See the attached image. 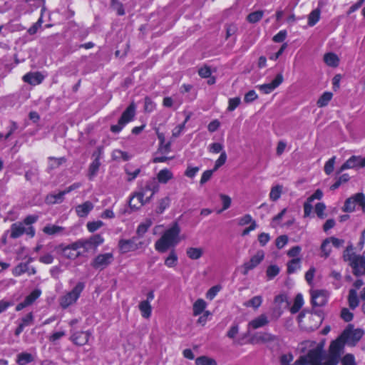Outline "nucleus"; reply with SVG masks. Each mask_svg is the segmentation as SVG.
Instances as JSON below:
<instances>
[{
	"label": "nucleus",
	"instance_id": "57",
	"mask_svg": "<svg viewBox=\"0 0 365 365\" xmlns=\"http://www.w3.org/2000/svg\"><path fill=\"white\" fill-rule=\"evenodd\" d=\"M155 109V103L150 97H145L144 100V110L146 112L150 113Z\"/></svg>",
	"mask_w": 365,
	"mask_h": 365
},
{
	"label": "nucleus",
	"instance_id": "22",
	"mask_svg": "<svg viewBox=\"0 0 365 365\" xmlns=\"http://www.w3.org/2000/svg\"><path fill=\"white\" fill-rule=\"evenodd\" d=\"M93 209V205L90 201H86L76 207V212L78 217H85Z\"/></svg>",
	"mask_w": 365,
	"mask_h": 365
},
{
	"label": "nucleus",
	"instance_id": "52",
	"mask_svg": "<svg viewBox=\"0 0 365 365\" xmlns=\"http://www.w3.org/2000/svg\"><path fill=\"white\" fill-rule=\"evenodd\" d=\"M27 271H29L28 264L25 263H20L14 269L13 274L14 276H20Z\"/></svg>",
	"mask_w": 365,
	"mask_h": 365
},
{
	"label": "nucleus",
	"instance_id": "37",
	"mask_svg": "<svg viewBox=\"0 0 365 365\" xmlns=\"http://www.w3.org/2000/svg\"><path fill=\"white\" fill-rule=\"evenodd\" d=\"M333 94L331 92H324L318 99L317 105L319 108H322L328 105L331 100Z\"/></svg>",
	"mask_w": 365,
	"mask_h": 365
},
{
	"label": "nucleus",
	"instance_id": "55",
	"mask_svg": "<svg viewBox=\"0 0 365 365\" xmlns=\"http://www.w3.org/2000/svg\"><path fill=\"white\" fill-rule=\"evenodd\" d=\"M222 287L220 285H215L212 287L206 293V297L209 300H212L217 294L221 290Z\"/></svg>",
	"mask_w": 365,
	"mask_h": 365
},
{
	"label": "nucleus",
	"instance_id": "7",
	"mask_svg": "<svg viewBox=\"0 0 365 365\" xmlns=\"http://www.w3.org/2000/svg\"><path fill=\"white\" fill-rule=\"evenodd\" d=\"M114 260L112 252L99 254L91 262V265L96 269L103 270L108 267Z\"/></svg>",
	"mask_w": 365,
	"mask_h": 365
},
{
	"label": "nucleus",
	"instance_id": "39",
	"mask_svg": "<svg viewBox=\"0 0 365 365\" xmlns=\"http://www.w3.org/2000/svg\"><path fill=\"white\" fill-rule=\"evenodd\" d=\"M206 307V302L202 299H198L193 304V315L197 316L202 314Z\"/></svg>",
	"mask_w": 365,
	"mask_h": 365
},
{
	"label": "nucleus",
	"instance_id": "40",
	"mask_svg": "<svg viewBox=\"0 0 365 365\" xmlns=\"http://www.w3.org/2000/svg\"><path fill=\"white\" fill-rule=\"evenodd\" d=\"M321 11L319 9L313 10L308 16V25L309 26H314L320 19Z\"/></svg>",
	"mask_w": 365,
	"mask_h": 365
},
{
	"label": "nucleus",
	"instance_id": "31",
	"mask_svg": "<svg viewBox=\"0 0 365 365\" xmlns=\"http://www.w3.org/2000/svg\"><path fill=\"white\" fill-rule=\"evenodd\" d=\"M303 304H304L303 296L302 294L299 293L296 295L294 300V304L292 306V307L290 308L291 313H292V314L297 313L300 310V309L302 307Z\"/></svg>",
	"mask_w": 365,
	"mask_h": 365
},
{
	"label": "nucleus",
	"instance_id": "24",
	"mask_svg": "<svg viewBox=\"0 0 365 365\" xmlns=\"http://www.w3.org/2000/svg\"><path fill=\"white\" fill-rule=\"evenodd\" d=\"M66 158L65 157H61V158H55V157H48V172H51V170L58 168L63 164H64L66 162Z\"/></svg>",
	"mask_w": 365,
	"mask_h": 365
},
{
	"label": "nucleus",
	"instance_id": "6",
	"mask_svg": "<svg viewBox=\"0 0 365 365\" xmlns=\"http://www.w3.org/2000/svg\"><path fill=\"white\" fill-rule=\"evenodd\" d=\"M357 204L360 205L364 212H365V196L363 193H356L346 199L344 205L343 211L351 212L355 210Z\"/></svg>",
	"mask_w": 365,
	"mask_h": 365
},
{
	"label": "nucleus",
	"instance_id": "21",
	"mask_svg": "<svg viewBox=\"0 0 365 365\" xmlns=\"http://www.w3.org/2000/svg\"><path fill=\"white\" fill-rule=\"evenodd\" d=\"M362 158L361 156L353 155L349 158L341 167L339 172L344 170L354 168L356 167H361Z\"/></svg>",
	"mask_w": 365,
	"mask_h": 365
},
{
	"label": "nucleus",
	"instance_id": "44",
	"mask_svg": "<svg viewBox=\"0 0 365 365\" xmlns=\"http://www.w3.org/2000/svg\"><path fill=\"white\" fill-rule=\"evenodd\" d=\"M280 272L279 267L276 264H272L269 265L267 270H266V274L267 277V279L269 280H271L274 279Z\"/></svg>",
	"mask_w": 365,
	"mask_h": 365
},
{
	"label": "nucleus",
	"instance_id": "16",
	"mask_svg": "<svg viewBox=\"0 0 365 365\" xmlns=\"http://www.w3.org/2000/svg\"><path fill=\"white\" fill-rule=\"evenodd\" d=\"M282 74L278 73L274 79L269 83L257 86L258 89L264 94H269L277 88L283 82Z\"/></svg>",
	"mask_w": 365,
	"mask_h": 365
},
{
	"label": "nucleus",
	"instance_id": "42",
	"mask_svg": "<svg viewBox=\"0 0 365 365\" xmlns=\"http://www.w3.org/2000/svg\"><path fill=\"white\" fill-rule=\"evenodd\" d=\"M321 252H322V257L324 258H327L331 252V244L329 242L328 238H326L322 243L321 247H320Z\"/></svg>",
	"mask_w": 365,
	"mask_h": 365
},
{
	"label": "nucleus",
	"instance_id": "59",
	"mask_svg": "<svg viewBox=\"0 0 365 365\" xmlns=\"http://www.w3.org/2000/svg\"><path fill=\"white\" fill-rule=\"evenodd\" d=\"M80 248L86 249V244H85L84 240L76 241V242L68 245L66 247V248L64 250V251H66V250H77Z\"/></svg>",
	"mask_w": 365,
	"mask_h": 365
},
{
	"label": "nucleus",
	"instance_id": "23",
	"mask_svg": "<svg viewBox=\"0 0 365 365\" xmlns=\"http://www.w3.org/2000/svg\"><path fill=\"white\" fill-rule=\"evenodd\" d=\"M85 240L86 244V250H89L92 248H96L98 246L101 245L104 239L101 235H94Z\"/></svg>",
	"mask_w": 365,
	"mask_h": 365
},
{
	"label": "nucleus",
	"instance_id": "64",
	"mask_svg": "<svg viewBox=\"0 0 365 365\" xmlns=\"http://www.w3.org/2000/svg\"><path fill=\"white\" fill-rule=\"evenodd\" d=\"M294 356L292 354H282L280 356L279 361L281 365H291L290 362L293 361Z\"/></svg>",
	"mask_w": 365,
	"mask_h": 365
},
{
	"label": "nucleus",
	"instance_id": "20",
	"mask_svg": "<svg viewBox=\"0 0 365 365\" xmlns=\"http://www.w3.org/2000/svg\"><path fill=\"white\" fill-rule=\"evenodd\" d=\"M278 339V337L275 335H273L268 332H260L257 333L255 335L252 336L251 339V341L252 342H269V341H274Z\"/></svg>",
	"mask_w": 365,
	"mask_h": 365
},
{
	"label": "nucleus",
	"instance_id": "35",
	"mask_svg": "<svg viewBox=\"0 0 365 365\" xmlns=\"http://www.w3.org/2000/svg\"><path fill=\"white\" fill-rule=\"evenodd\" d=\"M152 224L153 222L150 219H147L145 222L140 223L136 230L137 237L138 238L143 237Z\"/></svg>",
	"mask_w": 365,
	"mask_h": 365
},
{
	"label": "nucleus",
	"instance_id": "47",
	"mask_svg": "<svg viewBox=\"0 0 365 365\" xmlns=\"http://www.w3.org/2000/svg\"><path fill=\"white\" fill-rule=\"evenodd\" d=\"M262 302V297L261 296H255L247 302L245 305L247 307H252L254 309L259 308Z\"/></svg>",
	"mask_w": 365,
	"mask_h": 365
},
{
	"label": "nucleus",
	"instance_id": "58",
	"mask_svg": "<svg viewBox=\"0 0 365 365\" xmlns=\"http://www.w3.org/2000/svg\"><path fill=\"white\" fill-rule=\"evenodd\" d=\"M221 200H222V209L219 210L217 212L218 213H220L222 212V211L228 209L230 205H231V198L228 196V195H224V194H221L220 195Z\"/></svg>",
	"mask_w": 365,
	"mask_h": 365
},
{
	"label": "nucleus",
	"instance_id": "25",
	"mask_svg": "<svg viewBox=\"0 0 365 365\" xmlns=\"http://www.w3.org/2000/svg\"><path fill=\"white\" fill-rule=\"evenodd\" d=\"M178 257L175 249H172L169 255L165 258L164 264L169 268H174L178 264Z\"/></svg>",
	"mask_w": 365,
	"mask_h": 365
},
{
	"label": "nucleus",
	"instance_id": "60",
	"mask_svg": "<svg viewBox=\"0 0 365 365\" xmlns=\"http://www.w3.org/2000/svg\"><path fill=\"white\" fill-rule=\"evenodd\" d=\"M130 165H127L125 167V173L128 175V178L127 180L129 182L133 180L135 178H137V176L139 175V173L140 172V168H137L135 170L132 171L130 170Z\"/></svg>",
	"mask_w": 365,
	"mask_h": 365
},
{
	"label": "nucleus",
	"instance_id": "49",
	"mask_svg": "<svg viewBox=\"0 0 365 365\" xmlns=\"http://www.w3.org/2000/svg\"><path fill=\"white\" fill-rule=\"evenodd\" d=\"M170 200L168 197L161 199L159 202L158 206L156 209L158 214H162L165 210L169 207Z\"/></svg>",
	"mask_w": 365,
	"mask_h": 365
},
{
	"label": "nucleus",
	"instance_id": "26",
	"mask_svg": "<svg viewBox=\"0 0 365 365\" xmlns=\"http://www.w3.org/2000/svg\"><path fill=\"white\" fill-rule=\"evenodd\" d=\"M64 196L65 195H63L62 191L59 192L57 194L50 193L46 195L45 202L46 204L48 205L61 203L64 200Z\"/></svg>",
	"mask_w": 365,
	"mask_h": 365
},
{
	"label": "nucleus",
	"instance_id": "48",
	"mask_svg": "<svg viewBox=\"0 0 365 365\" xmlns=\"http://www.w3.org/2000/svg\"><path fill=\"white\" fill-rule=\"evenodd\" d=\"M354 252H353V247L352 245L348 246L346 249L345 250L343 258L344 260L346 262H349V264L354 260V259L356 257Z\"/></svg>",
	"mask_w": 365,
	"mask_h": 365
},
{
	"label": "nucleus",
	"instance_id": "41",
	"mask_svg": "<svg viewBox=\"0 0 365 365\" xmlns=\"http://www.w3.org/2000/svg\"><path fill=\"white\" fill-rule=\"evenodd\" d=\"M300 262L301 259L299 258H294L289 261L287 263V272L289 274L295 272L300 268Z\"/></svg>",
	"mask_w": 365,
	"mask_h": 365
},
{
	"label": "nucleus",
	"instance_id": "36",
	"mask_svg": "<svg viewBox=\"0 0 365 365\" xmlns=\"http://www.w3.org/2000/svg\"><path fill=\"white\" fill-rule=\"evenodd\" d=\"M263 16L264 11L258 10L248 14L246 19L250 24H256L262 19Z\"/></svg>",
	"mask_w": 365,
	"mask_h": 365
},
{
	"label": "nucleus",
	"instance_id": "43",
	"mask_svg": "<svg viewBox=\"0 0 365 365\" xmlns=\"http://www.w3.org/2000/svg\"><path fill=\"white\" fill-rule=\"evenodd\" d=\"M196 365H217V362L215 359L210 358L206 356H202L197 357L195 359Z\"/></svg>",
	"mask_w": 365,
	"mask_h": 365
},
{
	"label": "nucleus",
	"instance_id": "2",
	"mask_svg": "<svg viewBox=\"0 0 365 365\" xmlns=\"http://www.w3.org/2000/svg\"><path fill=\"white\" fill-rule=\"evenodd\" d=\"M180 228L178 222H175L166 230L161 237L155 243V249L160 253L166 252L170 247H175L179 242Z\"/></svg>",
	"mask_w": 365,
	"mask_h": 365
},
{
	"label": "nucleus",
	"instance_id": "28",
	"mask_svg": "<svg viewBox=\"0 0 365 365\" xmlns=\"http://www.w3.org/2000/svg\"><path fill=\"white\" fill-rule=\"evenodd\" d=\"M348 303L349 307L351 309H354L359 306V299L356 289H351L349 290L348 295Z\"/></svg>",
	"mask_w": 365,
	"mask_h": 365
},
{
	"label": "nucleus",
	"instance_id": "13",
	"mask_svg": "<svg viewBox=\"0 0 365 365\" xmlns=\"http://www.w3.org/2000/svg\"><path fill=\"white\" fill-rule=\"evenodd\" d=\"M91 333L89 331H71V341L77 346H83L88 342Z\"/></svg>",
	"mask_w": 365,
	"mask_h": 365
},
{
	"label": "nucleus",
	"instance_id": "17",
	"mask_svg": "<svg viewBox=\"0 0 365 365\" xmlns=\"http://www.w3.org/2000/svg\"><path fill=\"white\" fill-rule=\"evenodd\" d=\"M353 269V274L355 276H360L365 274V257L357 255L349 264Z\"/></svg>",
	"mask_w": 365,
	"mask_h": 365
},
{
	"label": "nucleus",
	"instance_id": "63",
	"mask_svg": "<svg viewBox=\"0 0 365 365\" xmlns=\"http://www.w3.org/2000/svg\"><path fill=\"white\" fill-rule=\"evenodd\" d=\"M288 242V237L287 235H280L276 239L275 245L278 249L283 248Z\"/></svg>",
	"mask_w": 365,
	"mask_h": 365
},
{
	"label": "nucleus",
	"instance_id": "3",
	"mask_svg": "<svg viewBox=\"0 0 365 365\" xmlns=\"http://www.w3.org/2000/svg\"><path fill=\"white\" fill-rule=\"evenodd\" d=\"M84 288L85 283L83 282H78L71 291L61 297L59 299V304L61 308L67 309L71 305L75 304L80 297V295Z\"/></svg>",
	"mask_w": 365,
	"mask_h": 365
},
{
	"label": "nucleus",
	"instance_id": "54",
	"mask_svg": "<svg viewBox=\"0 0 365 365\" xmlns=\"http://www.w3.org/2000/svg\"><path fill=\"white\" fill-rule=\"evenodd\" d=\"M103 222L101 220L88 222L86 225L87 229L91 232H94L101 227H103Z\"/></svg>",
	"mask_w": 365,
	"mask_h": 365
},
{
	"label": "nucleus",
	"instance_id": "1",
	"mask_svg": "<svg viewBox=\"0 0 365 365\" xmlns=\"http://www.w3.org/2000/svg\"><path fill=\"white\" fill-rule=\"evenodd\" d=\"M159 190V185L155 179L149 180L140 192L134 193L129 200V205L132 209L138 210L149 202L155 193Z\"/></svg>",
	"mask_w": 365,
	"mask_h": 365
},
{
	"label": "nucleus",
	"instance_id": "9",
	"mask_svg": "<svg viewBox=\"0 0 365 365\" xmlns=\"http://www.w3.org/2000/svg\"><path fill=\"white\" fill-rule=\"evenodd\" d=\"M311 302L313 307H324L328 302L329 292L325 289H314L310 291Z\"/></svg>",
	"mask_w": 365,
	"mask_h": 365
},
{
	"label": "nucleus",
	"instance_id": "4",
	"mask_svg": "<svg viewBox=\"0 0 365 365\" xmlns=\"http://www.w3.org/2000/svg\"><path fill=\"white\" fill-rule=\"evenodd\" d=\"M135 109L136 107L134 103H130L122 113L118 124L110 126L111 132L118 133L127 123L132 121L135 115Z\"/></svg>",
	"mask_w": 365,
	"mask_h": 365
},
{
	"label": "nucleus",
	"instance_id": "34",
	"mask_svg": "<svg viewBox=\"0 0 365 365\" xmlns=\"http://www.w3.org/2000/svg\"><path fill=\"white\" fill-rule=\"evenodd\" d=\"M34 361L33 356L26 352H22L18 354L16 363L19 365H26L29 363H31Z\"/></svg>",
	"mask_w": 365,
	"mask_h": 365
},
{
	"label": "nucleus",
	"instance_id": "11",
	"mask_svg": "<svg viewBox=\"0 0 365 365\" xmlns=\"http://www.w3.org/2000/svg\"><path fill=\"white\" fill-rule=\"evenodd\" d=\"M10 231V237L13 239L18 238L24 233L31 237H34L35 235V230L32 226L26 228L24 226V224L21 222H16L12 224L11 226Z\"/></svg>",
	"mask_w": 365,
	"mask_h": 365
},
{
	"label": "nucleus",
	"instance_id": "27",
	"mask_svg": "<svg viewBox=\"0 0 365 365\" xmlns=\"http://www.w3.org/2000/svg\"><path fill=\"white\" fill-rule=\"evenodd\" d=\"M324 61L327 65L334 68L337 67L339 63V58L338 56L332 52L324 54Z\"/></svg>",
	"mask_w": 365,
	"mask_h": 365
},
{
	"label": "nucleus",
	"instance_id": "50",
	"mask_svg": "<svg viewBox=\"0 0 365 365\" xmlns=\"http://www.w3.org/2000/svg\"><path fill=\"white\" fill-rule=\"evenodd\" d=\"M326 210V205L323 202H318L316 204L314 207L315 213L317 214V217L320 219H324L326 217V214L324 213V211Z\"/></svg>",
	"mask_w": 365,
	"mask_h": 365
},
{
	"label": "nucleus",
	"instance_id": "32",
	"mask_svg": "<svg viewBox=\"0 0 365 365\" xmlns=\"http://www.w3.org/2000/svg\"><path fill=\"white\" fill-rule=\"evenodd\" d=\"M173 178V175L170 170L167 168L160 170L158 174V180L161 183H167L168 180Z\"/></svg>",
	"mask_w": 365,
	"mask_h": 365
},
{
	"label": "nucleus",
	"instance_id": "29",
	"mask_svg": "<svg viewBox=\"0 0 365 365\" xmlns=\"http://www.w3.org/2000/svg\"><path fill=\"white\" fill-rule=\"evenodd\" d=\"M139 309L143 318L148 319L151 316L152 307L148 301H142L139 304Z\"/></svg>",
	"mask_w": 365,
	"mask_h": 365
},
{
	"label": "nucleus",
	"instance_id": "15",
	"mask_svg": "<svg viewBox=\"0 0 365 365\" xmlns=\"http://www.w3.org/2000/svg\"><path fill=\"white\" fill-rule=\"evenodd\" d=\"M103 154V148L101 147L98 148L96 152H95L93 155L96 157L94 160L90 164L88 168V178L92 180L93 177L97 175V173L99 170V167L101 165L100 159Z\"/></svg>",
	"mask_w": 365,
	"mask_h": 365
},
{
	"label": "nucleus",
	"instance_id": "61",
	"mask_svg": "<svg viewBox=\"0 0 365 365\" xmlns=\"http://www.w3.org/2000/svg\"><path fill=\"white\" fill-rule=\"evenodd\" d=\"M324 361L323 363L322 361L319 365H337L340 361V359L329 354L324 357Z\"/></svg>",
	"mask_w": 365,
	"mask_h": 365
},
{
	"label": "nucleus",
	"instance_id": "5",
	"mask_svg": "<svg viewBox=\"0 0 365 365\" xmlns=\"http://www.w3.org/2000/svg\"><path fill=\"white\" fill-rule=\"evenodd\" d=\"M143 245L144 242L138 240V237L135 236L128 240L121 239L118 242V248L121 254L134 252L141 248Z\"/></svg>",
	"mask_w": 365,
	"mask_h": 365
},
{
	"label": "nucleus",
	"instance_id": "45",
	"mask_svg": "<svg viewBox=\"0 0 365 365\" xmlns=\"http://www.w3.org/2000/svg\"><path fill=\"white\" fill-rule=\"evenodd\" d=\"M40 294L41 292L38 289H35L27 297H26L23 302L28 307L32 304L34 302V301L40 296Z\"/></svg>",
	"mask_w": 365,
	"mask_h": 365
},
{
	"label": "nucleus",
	"instance_id": "10",
	"mask_svg": "<svg viewBox=\"0 0 365 365\" xmlns=\"http://www.w3.org/2000/svg\"><path fill=\"white\" fill-rule=\"evenodd\" d=\"M364 331L361 329H345L341 334V338L349 345L354 346L363 336Z\"/></svg>",
	"mask_w": 365,
	"mask_h": 365
},
{
	"label": "nucleus",
	"instance_id": "53",
	"mask_svg": "<svg viewBox=\"0 0 365 365\" xmlns=\"http://www.w3.org/2000/svg\"><path fill=\"white\" fill-rule=\"evenodd\" d=\"M342 365H356L355 357L352 354H345L341 359Z\"/></svg>",
	"mask_w": 365,
	"mask_h": 365
},
{
	"label": "nucleus",
	"instance_id": "51",
	"mask_svg": "<svg viewBox=\"0 0 365 365\" xmlns=\"http://www.w3.org/2000/svg\"><path fill=\"white\" fill-rule=\"evenodd\" d=\"M130 155L125 151L120 150H115L113 153V158L115 160L122 158L123 160L127 161L130 158Z\"/></svg>",
	"mask_w": 365,
	"mask_h": 365
},
{
	"label": "nucleus",
	"instance_id": "62",
	"mask_svg": "<svg viewBox=\"0 0 365 365\" xmlns=\"http://www.w3.org/2000/svg\"><path fill=\"white\" fill-rule=\"evenodd\" d=\"M241 100L239 97H235L229 99V105L227 107L228 111H233L240 104Z\"/></svg>",
	"mask_w": 365,
	"mask_h": 365
},
{
	"label": "nucleus",
	"instance_id": "30",
	"mask_svg": "<svg viewBox=\"0 0 365 365\" xmlns=\"http://www.w3.org/2000/svg\"><path fill=\"white\" fill-rule=\"evenodd\" d=\"M187 256L193 260L200 259L203 255V250L200 247H188L186 250Z\"/></svg>",
	"mask_w": 365,
	"mask_h": 365
},
{
	"label": "nucleus",
	"instance_id": "12",
	"mask_svg": "<svg viewBox=\"0 0 365 365\" xmlns=\"http://www.w3.org/2000/svg\"><path fill=\"white\" fill-rule=\"evenodd\" d=\"M304 356L308 364L319 365L324 359V352L322 347L317 346V347L310 349Z\"/></svg>",
	"mask_w": 365,
	"mask_h": 365
},
{
	"label": "nucleus",
	"instance_id": "18",
	"mask_svg": "<svg viewBox=\"0 0 365 365\" xmlns=\"http://www.w3.org/2000/svg\"><path fill=\"white\" fill-rule=\"evenodd\" d=\"M43 79L44 76L38 71L29 72L23 76L24 81L32 86L40 84Z\"/></svg>",
	"mask_w": 365,
	"mask_h": 365
},
{
	"label": "nucleus",
	"instance_id": "38",
	"mask_svg": "<svg viewBox=\"0 0 365 365\" xmlns=\"http://www.w3.org/2000/svg\"><path fill=\"white\" fill-rule=\"evenodd\" d=\"M283 186L281 185H277L273 186L269 192V198L272 201H277L280 198L282 193Z\"/></svg>",
	"mask_w": 365,
	"mask_h": 365
},
{
	"label": "nucleus",
	"instance_id": "19",
	"mask_svg": "<svg viewBox=\"0 0 365 365\" xmlns=\"http://www.w3.org/2000/svg\"><path fill=\"white\" fill-rule=\"evenodd\" d=\"M269 324V320L267 317L262 314L259 315V317L255 318L254 319L251 320L248 323V329H257L261 327H263Z\"/></svg>",
	"mask_w": 365,
	"mask_h": 365
},
{
	"label": "nucleus",
	"instance_id": "46",
	"mask_svg": "<svg viewBox=\"0 0 365 365\" xmlns=\"http://www.w3.org/2000/svg\"><path fill=\"white\" fill-rule=\"evenodd\" d=\"M110 6L113 10L116 11L118 15L123 16L125 14L123 5L118 0H111Z\"/></svg>",
	"mask_w": 365,
	"mask_h": 365
},
{
	"label": "nucleus",
	"instance_id": "33",
	"mask_svg": "<svg viewBox=\"0 0 365 365\" xmlns=\"http://www.w3.org/2000/svg\"><path fill=\"white\" fill-rule=\"evenodd\" d=\"M64 230V227L55 225H47L43 229V232L48 235L59 234Z\"/></svg>",
	"mask_w": 365,
	"mask_h": 365
},
{
	"label": "nucleus",
	"instance_id": "8",
	"mask_svg": "<svg viewBox=\"0 0 365 365\" xmlns=\"http://www.w3.org/2000/svg\"><path fill=\"white\" fill-rule=\"evenodd\" d=\"M264 258V251H257V253L255 255H253L249 261L243 263L240 268L241 273L245 276L247 275L249 272L257 267L262 262Z\"/></svg>",
	"mask_w": 365,
	"mask_h": 365
},
{
	"label": "nucleus",
	"instance_id": "56",
	"mask_svg": "<svg viewBox=\"0 0 365 365\" xmlns=\"http://www.w3.org/2000/svg\"><path fill=\"white\" fill-rule=\"evenodd\" d=\"M253 222H255L250 214H246L244 216L237 219V224L240 226H245L248 224H252Z\"/></svg>",
	"mask_w": 365,
	"mask_h": 365
},
{
	"label": "nucleus",
	"instance_id": "14",
	"mask_svg": "<svg viewBox=\"0 0 365 365\" xmlns=\"http://www.w3.org/2000/svg\"><path fill=\"white\" fill-rule=\"evenodd\" d=\"M345 343L346 341H344L343 338H341L340 336L337 339L331 343L328 354L340 359L344 351Z\"/></svg>",
	"mask_w": 365,
	"mask_h": 365
}]
</instances>
